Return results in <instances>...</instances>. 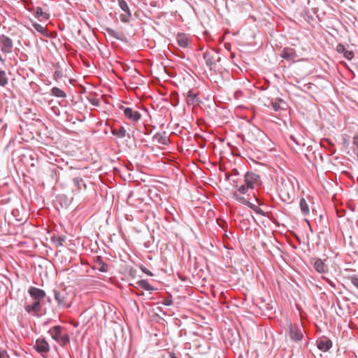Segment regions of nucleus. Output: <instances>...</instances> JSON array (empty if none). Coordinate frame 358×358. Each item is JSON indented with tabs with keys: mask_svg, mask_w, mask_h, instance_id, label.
I'll return each instance as SVG.
<instances>
[{
	"mask_svg": "<svg viewBox=\"0 0 358 358\" xmlns=\"http://www.w3.org/2000/svg\"><path fill=\"white\" fill-rule=\"evenodd\" d=\"M322 279L324 280L331 287L335 288L336 287V284L335 282H334L333 281H331L330 279H329L328 278H326L324 276H322Z\"/></svg>",
	"mask_w": 358,
	"mask_h": 358,
	"instance_id": "nucleus-44",
	"label": "nucleus"
},
{
	"mask_svg": "<svg viewBox=\"0 0 358 358\" xmlns=\"http://www.w3.org/2000/svg\"><path fill=\"white\" fill-rule=\"evenodd\" d=\"M247 206H248L250 208H251L252 210H255V209L257 207L256 205L252 203L251 202L248 201L247 202L246 205Z\"/></svg>",
	"mask_w": 358,
	"mask_h": 358,
	"instance_id": "nucleus-50",
	"label": "nucleus"
},
{
	"mask_svg": "<svg viewBox=\"0 0 358 358\" xmlns=\"http://www.w3.org/2000/svg\"><path fill=\"white\" fill-rule=\"evenodd\" d=\"M345 58L348 60H351L354 57L355 54L352 50H346L343 54Z\"/></svg>",
	"mask_w": 358,
	"mask_h": 358,
	"instance_id": "nucleus-38",
	"label": "nucleus"
},
{
	"mask_svg": "<svg viewBox=\"0 0 358 358\" xmlns=\"http://www.w3.org/2000/svg\"><path fill=\"white\" fill-rule=\"evenodd\" d=\"M12 159H13V161H17V164H15V166H17V164L19 166H21V162L22 161V156L20 155V152L18 150H15L12 153Z\"/></svg>",
	"mask_w": 358,
	"mask_h": 358,
	"instance_id": "nucleus-28",
	"label": "nucleus"
},
{
	"mask_svg": "<svg viewBox=\"0 0 358 358\" xmlns=\"http://www.w3.org/2000/svg\"><path fill=\"white\" fill-rule=\"evenodd\" d=\"M178 44L181 48H187L189 43V40L185 33H178L176 36Z\"/></svg>",
	"mask_w": 358,
	"mask_h": 358,
	"instance_id": "nucleus-18",
	"label": "nucleus"
},
{
	"mask_svg": "<svg viewBox=\"0 0 358 358\" xmlns=\"http://www.w3.org/2000/svg\"><path fill=\"white\" fill-rule=\"evenodd\" d=\"M27 56L25 55H24V59H23V61L24 62L27 59H25Z\"/></svg>",
	"mask_w": 358,
	"mask_h": 358,
	"instance_id": "nucleus-58",
	"label": "nucleus"
},
{
	"mask_svg": "<svg viewBox=\"0 0 358 358\" xmlns=\"http://www.w3.org/2000/svg\"><path fill=\"white\" fill-rule=\"evenodd\" d=\"M289 336L294 341H299L303 338V334L300 327L296 325H290Z\"/></svg>",
	"mask_w": 358,
	"mask_h": 358,
	"instance_id": "nucleus-9",
	"label": "nucleus"
},
{
	"mask_svg": "<svg viewBox=\"0 0 358 358\" xmlns=\"http://www.w3.org/2000/svg\"><path fill=\"white\" fill-rule=\"evenodd\" d=\"M36 350L39 353H48L50 351V345L44 338H39L36 341L34 345Z\"/></svg>",
	"mask_w": 358,
	"mask_h": 358,
	"instance_id": "nucleus-8",
	"label": "nucleus"
},
{
	"mask_svg": "<svg viewBox=\"0 0 358 358\" xmlns=\"http://www.w3.org/2000/svg\"><path fill=\"white\" fill-rule=\"evenodd\" d=\"M283 102L282 99L278 98L275 101L272 102V108L275 111H278L281 109V106H280V103Z\"/></svg>",
	"mask_w": 358,
	"mask_h": 358,
	"instance_id": "nucleus-33",
	"label": "nucleus"
},
{
	"mask_svg": "<svg viewBox=\"0 0 358 358\" xmlns=\"http://www.w3.org/2000/svg\"><path fill=\"white\" fill-rule=\"evenodd\" d=\"M24 309L34 316L38 315L41 314L42 303L38 301H26Z\"/></svg>",
	"mask_w": 358,
	"mask_h": 358,
	"instance_id": "nucleus-5",
	"label": "nucleus"
},
{
	"mask_svg": "<svg viewBox=\"0 0 358 358\" xmlns=\"http://www.w3.org/2000/svg\"><path fill=\"white\" fill-rule=\"evenodd\" d=\"M162 303L164 306H169L172 305L173 301L171 298L167 297V298H165L163 299Z\"/></svg>",
	"mask_w": 358,
	"mask_h": 358,
	"instance_id": "nucleus-40",
	"label": "nucleus"
},
{
	"mask_svg": "<svg viewBox=\"0 0 358 358\" xmlns=\"http://www.w3.org/2000/svg\"><path fill=\"white\" fill-rule=\"evenodd\" d=\"M120 108L123 110L125 117L131 121L138 122L141 118V114L131 108L121 106Z\"/></svg>",
	"mask_w": 358,
	"mask_h": 358,
	"instance_id": "nucleus-6",
	"label": "nucleus"
},
{
	"mask_svg": "<svg viewBox=\"0 0 358 358\" xmlns=\"http://www.w3.org/2000/svg\"><path fill=\"white\" fill-rule=\"evenodd\" d=\"M343 144L345 145L346 146H348L349 145V141L348 140L344 139Z\"/></svg>",
	"mask_w": 358,
	"mask_h": 358,
	"instance_id": "nucleus-53",
	"label": "nucleus"
},
{
	"mask_svg": "<svg viewBox=\"0 0 358 358\" xmlns=\"http://www.w3.org/2000/svg\"><path fill=\"white\" fill-rule=\"evenodd\" d=\"M203 57L206 66L210 71L215 69L217 62H220L221 60V57L219 55L218 52H215L214 50L206 51L203 54Z\"/></svg>",
	"mask_w": 358,
	"mask_h": 358,
	"instance_id": "nucleus-1",
	"label": "nucleus"
},
{
	"mask_svg": "<svg viewBox=\"0 0 358 358\" xmlns=\"http://www.w3.org/2000/svg\"><path fill=\"white\" fill-rule=\"evenodd\" d=\"M178 93L176 92H174L172 93V96H176V99H174L175 103H172L173 106H177L178 104Z\"/></svg>",
	"mask_w": 358,
	"mask_h": 358,
	"instance_id": "nucleus-48",
	"label": "nucleus"
},
{
	"mask_svg": "<svg viewBox=\"0 0 358 358\" xmlns=\"http://www.w3.org/2000/svg\"><path fill=\"white\" fill-rule=\"evenodd\" d=\"M234 187H238V185L237 184L234 185Z\"/></svg>",
	"mask_w": 358,
	"mask_h": 358,
	"instance_id": "nucleus-62",
	"label": "nucleus"
},
{
	"mask_svg": "<svg viewBox=\"0 0 358 358\" xmlns=\"http://www.w3.org/2000/svg\"><path fill=\"white\" fill-rule=\"evenodd\" d=\"M232 2H237L238 0H231Z\"/></svg>",
	"mask_w": 358,
	"mask_h": 358,
	"instance_id": "nucleus-60",
	"label": "nucleus"
},
{
	"mask_svg": "<svg viewBox=\"0 0 358 358\" xmlns=\"http://www.w3.org/2000/svg\"><path fill=\"white\" fill-rule=\"evenodd\" d=\"M90 103L94 106H99L100 101L98 99L94 98L90 100Z\"/></svg>",
	"mask_w": 358,
	"mask_h": 358,
	"instance_id": "nucleus-45",
	"label": "nucleus"
},
{
	"mask_svg": "<svg viewBox=\"0 0 358 358\" xmlns=\"http://www.w3.org/2000/svg\"><path fill=\"white\" fill-rule=\"evenodd\" d=\"M313 267L315 271L320 273H324L328 271V266L324 262L320 259L317 258L315 259Z\"/></svg>",
	"mask_w": 358,
	"mask_h": 358,
	"instance_id": "nucleus-15",
	"label": "nucleus"
},
{
	"mask_svg": "<svg viewBox=\"0 0 358 358\" xmlns=\"http://www.w3.org/2000/svg\"><path fill=\"white\" fill-rule=\"evenodd\" d=\"M24 27H27L28 29L31 30V29L29 27V26H28V25H27V24H24Z\"/></svg>",
	"mask_w": 358,
	"mask_h": 358,
	"instance_id": "nucleus-56",
	"label": "nucleus"
},
{
	"mask_svg": "<svg viewBox=\"0 0 358 358\" xmlns=\"http://www.w3.org/2000/svg\"><path fill=\"white\" fill-rule=\"evenodd\" d=\"M200 100L197 94L194 93L192 90H189L187 93V105L198 104Z\"/></svg>",
	"mask_w": 358,
	"mask_h": 358,
	"instance_id": "nucleus-17",
	"label": "nucleus"
},
{
	"mask_svg": "<svg viewBox=\"0 0 358 358\" xmlns=\"http://www.w3.org/2000/svg\"><path fill=\"white\" fill-rule=\"evenodd\" d=\"M244 181L250 189H255L261 186L260 176L255 172H247L244 176Z\"/></svg>",
	"mask_w": 358,
	"mask_h": 358,
	"instance_id": "nucleus-2",
	"label": "nucleus"
},
{
	"mask_svg": "<svg viewBox=\"0 0 358 358\" xmlns=\"http://www.w3.org/2000/svg\"><path fill=\"white\" fill-rule=\"evenodd\" d=\"M136 285L147 291L155 290V288L148 282L147 280H140L136 282Z\"/></svg>",
	"mask_w": 358,
	"mask_h": 358,
	"instance_id": "nucleus-21",
	"label": "nucleus"
},
{
	"mask_svg": "<svg viewBox=\"0 0 358 358\" xmlns=\"http://www.w3.org/2000/svg\"><path fill=\"white\" fill-rule=\"evenodd\" d=\"M94 261L96 268L99 269V271L103 272V273L108 271V265L107 263H106L103 261L102 257L101 256H96L94 258ZM93 268L95 269L96 267H93Z\"/></svg>",
	"mask_w": 358,
	"mask_h": 358,
	"instance_id": "nucleus-14",
	"label": "nucleus"
},
{
	"mask_svg": "<svg viewBox=\"0 0 358 358\" xmlns=\"http://www.w3.org/2000/svg\"><path fill=\"white\" fill-rule=\"evenodd\" d=\"M24 124H26V126H28V123L25 122V120H24Z\"/></svg>",
	"mask_w": 358,
	"mask_h": 358,
	"instance_id": "nucleus-59",
	"label": "nucleus"
},
{
	"mask_svg": "<svg viewBox=\"0 0 358 358\" xmlns=\"http://www.w3.org/2000/svg\"><path fill=\"white\" fill-rule=\"evenodd\" d=\"M346 50L345 46L343 45V44H338L337 46H336V51L338 52V53H343L344 54L345 51Z\"/></svg>",
	"mask_w": 358,
	"mask_h": 358,
	"instance_id": "nucleus-41",
	"label": "nucleus"
},
{
	"mask_svg": "<svg viewBox=\"0 0 358 358\" xmlns=\"http://www.w3.org/2000/svg\"><path fill=\"white\" fill-rule=\"evenodd\" d=\"M348 280L350 281V282L357 288L358 289V275L353 274L352 275L348 276Z\"/></svg>",
	"mask_w": 358,
	"mask_h": 358,
	"instance_id": "nucleus-34",
	"label": "nucleus"
},
{
	"mask_svg": "<svg viewBox=\"0 0 358 358\" xmlns=\"http://www.w3.org/2000/svg\"><path fill=\"white\" fill-rule=\"evenodd\" d=\"M171 358H178L174 353L170 354Z\"/></svg>",
	"mask_w": 358,
	"mask_h": 358,
	"instance_id": "nucleus-55",
	"label": "nucleus"
},
{
	"mask_svg": "<svg viewBox=\"0 0 358 358\" xmlns=\"http://www.w3.org/2000/svg\"><path fill=\"white\" fill-rule=\"evenodd\" d=\"M23 2L24 8L30 12L34 10V7L31 6V4L32 3L31 0H23Z\"/></svg>",
	"mask_w": 358,
	"mask_h": 358,
	"instance_id": "nucleus-36",
	"label": "nucleus"
},
{
	"mask_svg": "<svg viewBox=\"0 0 358 358\" xmlns=\"http://www.w3.org/2000/svg\"><path fill=\"white\" fill-rule=\"evenodd\" d=\"M111 133L113 134V135L120 138H122L127 136L126 129L122 126L120 127L118 129L112 128Z\"/></svg>",
	"mask_w": 358,
	"mask_h": 358,
	"instance_id": "nucleus-20",
	"label": "nucleus"
},
{
	"mask_svg": "<svg viewBox=\"0 0 358 358\" xmlns=\"http://www.w3.org/2000/svg\"><path fill=\"white\" fill-rule=\"evenodd\" d=\"M8 83L6 73L3 70H0V85L5 86Z\"/></svg>",
	"mask_w": 358,
	"mask_h": 358,
	"instance_id": "nucleus-32",
	"label": "nucleus"
},
{
	"mask_svg": "<svg viewBox=\"0 0 358 358\" xmlns=\"http://www.w3.org/2000/svg\"><path fill=\"white\" fill-rule=\"evenodd\" d=\"M299 204L301 213L304 215H308L309 213V207L305 199H301Z\"/></svg>",
	"mask_w": 358,
	"mask_h": 358,
	"instance_id": "nucleus-27",
	"label": "nucleus"
},
{
	"mask_svg": "<svg viewBox=\"0 0 358 358\" xmlns=\"http://www.w3.org/2000/svg\"><path fill=\"white\" fill-rule=\"evenodd\" d=\"M150 5L152 7H159V6L158 5V2L157 1H152L150 3Z\"/></svg>",
	"mask_w": 358,
	"mask_h": 358,
	"instance_id": "nucleus-51",
	"label": "nucleus"
},
{
	"mask_svg": "<svg viewBox=\"0 0 358 358\" xmlns=\"http://www.w3.org/2000/svg\"><path fill=\"white\" fill-rule=\"evenodd\" d=\"M28 293L31 299L44 300L46 295L44 290L34 287H30Z\"/></svg>",
	"mask_w": 358,
	"mask_h": 358,
	"instance_id": "nucleus-11",
	"label": "nucleus"
},
{
	"mask_svg": "<svg viewBox=\"0 0 358 358\" xmlns=\"http://www.w3.org/2000/svg\"><path fill=\"white\" fill-rule=\"evenodd\" d=\"M0 46L2 52L5 53L10 52L13 48V42L8 36L1 35L0 36Z\"/></svg>",
	"mask_w": 358,
	"mask_h": 358,
	"instance_id": "nucleus-10",
	"label": "nucleus"
},
{
	"mask_svg": "<svg viewBox=\"0 0 358 358\" xmlns=\"http://www.w3.org/2000/svg\"><path fill=\"white\" fill-rule=\"evenodd\" d=\"M38 159L36 158V155L31 151L24 153V166H26L28 172H34L36 169L38 164Z\"/></svg>",
	"mask_w": 358,
	"mask_h": 358,
	"instance_id": "nucleus-3",
	"label": "nucleus"
},
{
	"mask_svg": "<svg viewBox=\"0 0 358 358\" xmlns=\"http://www.w3.org/2000/svg\"><path fill=\"white\" fill-rule=\"evenodd\" d=\"M247 206H248L250 208H251L252 210H255V209L257 207L256 205L252 203L251 202L248 201L247 202L246 205Z\"/></svg>",
	"mask_w": 358,
	"mask_h": 358,
	"instance_id": "nucleus-49",
	"label": "nucleus"
},
{
	"mask_svg": "<svg viewBox=\"0 0 358 358\" xmlns=\"http://www.w3.org/2000/svg\"><path fill=\"white\" fill-rule=\"evenodd\" d=\"M73 182L74 185L77 187L76 191L78 192L82 189V187L84 189L87 188V185L84 182L83 179L79 177L74 178L73 179Z\"/></svg>",
	"mask_w": 358,
	"mask_h": 358,
	"instance_id": "nucleus-22",
	"label": "nucleus"
},
{
	"mask_svg": "<svg viewBox=\"0 0 358 358\" xmlns=\"http://www.w3.org/2000/svg\"><path fill=\"white\" fill-rule=\"evenodd\" d=\"M280 56L287 61L294 60L297 57L295 50L289 47L282 49Z\"/></svg>",
	"mask_w": 358,
	"mask_h": 358,
	"instance_id": "nucleus-13",
	"label": "nucleus"
},
{
	"mask_svg": "<svg viewBox=\"0 0 358 358\" xmlns=\"http://www.w3.org/2000/svg\"><path fill=\"white\" fill-rule=\"evenodd\" d=\"M48 333L51 336L52 339L57 342L63 334L62 327L61 326H55L50 329Z\"/></svg>",
	"mask_w": 358,
	"mask_h": 358,
	"instance_id": "nucleus-16",
	"label": "nucleus"
},
{
	"mask_svg": "<svg viewBox=\"0 0 358 358\" xmlns=\"http://www.w3.org/2000/svg\"><path fill=\"white\" fill-rule=\"evenodd\" d=\"M352 143L358 149V134H355L353 136Z\"/></svg>",
	"mask_w": 358,
	"mask_h": 358,
	"instance_id": "nucleus-46",
	"label": "nucleus"
},
{
	"mask_svg": "<svg viewBox=\"0 0 358 358\" xmlns=\"http://www.w3.org/2000/svg\"><path fill=\"white\" fill-rule=\"evenodd\" d=\"M106 31L109 36L113 37L114 38L123 41L124 34L122 33H118L111 28H107Z\"/></svg>",
	"mask_w": 358,
	"mask_h": 358,
	"instance_id": "nucleus-24",
	"label": "nucleus"
},
{
	"mask_svg": "<svg viewBox=\"0 0 358 358\" xmlns=\"http://www.w3.org/2000/svg\"><path fill=\"white\" fill-rule=\"evenodd\" d=\"M143 291H141V292L139 294H138V295H143Z\"/></svg>",
	"mask_w": 358,
	"mask_h": 358,
	"instance_id": "nucleus-57",
	"label": "nucleus"
},
{
	"mask_svg": "<svg viewBox=\"0 0 358 358\" xmlns=\"http://www.w3.org/2000/svg\"><path fill=\"white\" fill-rule=\"evenodd\" d=\"M51 95L58 98H65L66 96V93L61 89L54 87L51 89Z\"/></svg>",
	"mask_w": 358,
	"mask_h": 358,
	"instance_id": "nucleus-25",
	"label": "nucleus"
},
{
	"mask_svg": "<svg viewBox=\"0 0 358 358\" xmlns=\"http://www.w3.org/2000/svg\"><path fill=\"white\" fill-rule=\"evenodd\" d=\"M154 138L157 139L158 143H162L163 145H167V143L169 141V139L167 138V137L162 135L159 133H157L155 135Z\"/></svg>",
	"mask_w": 358,
	"mask_h": 358,
	"instance_id": "nucleus-29",
	"label": "nucleus"
},
{
	"mask_svg": "<svg viewBox=\"0 0 358 358\" xmlns=\"http://www.w3.org/2000/svg\"><path fill=\"white\" fill-rule=\"evenodd\" d=\"M55 299L57 301V304L60 306H66L67 293L62 290V292L54 289Z\"/></svg>",
	"mask_w": 358,
	"mask_h": 358,
	"instance_id": "nucleus-12",
	"label": "nucleus"
},
{
	"mask_svg": "<svg viewBox=\"0 0 358 358\" xmlns=\"http://www.w3.org/2000/svg\"><path fill=\"white\" fill-rule=\"evenodd\" d=\"M0 358H9L6 350L0 348Z\"/></svg>",
	"mask_w": 358,
	"mask_h": 358,
	"instance_id": "nucleus-43",
	"label": "nucleus"
},
{
	"mask_svg": "<svg viewBox=\"0 0 358 358\" xmlns=\"http://www.w3.org/2000/svg\"><path fill=\"white\" fill-rule=\"evenodd\" d=\"M51 241L55 243L57 247H61L63 246L64 242L66 241V236L54 235L51 237Z\"/></svg>",
	"mask_w": 358,
	"mask_h": 358,
	"instance_id": "nucleus-23",
	"label": "nucleus"
},
{
	"mask_svg": "<svg viewBox=\"0 0 358 358\" xmlns=\"http://www.w3.org/2000/svg\"><path fill=\"white\" fill-rule=\"evenodd\" d=\"M290 139L298 145H300L301 144V141L302 138L301 136H299V138H296V136L291 135Z\"/></svg>",
	"mask_w": 358,
	"mask_h": 358,
	"instance_id": "nucleus-39",
	"label": "nucleus"
},
{
	"mask_svg": "<svg viewBox=\"0 0 358 358\" xmlns=\"http://www.w3.org/2000/svg\"><path fill=\"white\" fill-rule=\"evenodd\" d=\"M29 20L31 22L32 26L34 27V29L38 33H40L41 34H42L43 36H45V37L50 36V31L46 27H44L42 25H41L36 22H33L31 20Z\"/></svg>",
	"mask_w": 358,
	"mask_h": 358,
	"instance_id": "nucleus-19",
	"label": "nucleus"
},
{
	"mask_svg": "<svg viewBox=\"0 0 358 358\" xmlns=\"http://www.w3.org/2000/svg\"><path fill=\"white\" fill-rule=\"evenodd\" d=\"M257 214H259V215H263V216H265L266 215V213L264 210H262L260 208H259L258 206L254 210Z\"/></svg>",
	"mask_w": 358,
	"mask_h": 358,
	"instance_id": "nucleus-47",
	"label": "nucleus"
},
{
	"mask_svg": "<svg viewBox=\"0 0 358 358\" xmlns=\"http://www.w3.org/2000/svg\"><path fill=\"white\" fill-rule=\"evenodd\" d=\"M57 200L59 202H64L65 204V206H68V198L64 194H60L57 196Z\"/></svg>",
	"mask_w": 358,
	"mask_h": 358,
	"instance_id": "nucleus-37",
	"label": "nucleus"
},
{
	"mask_svg": "<svg viewBox=\"0 0 358 358\" xmlns=\"http://www.w3.org/2000/svg\"><path fill=\"white\" fill-rule=\"evenodd\" d=\"M31 301H38V302H41V303L43 301V300H38V299H31Z\"/></svg>",
	"mask_w": 358,
	"mask_h": 358,
	"instance_id": "nucleus-54",
	"label": "nucleus"
},
{
	"mask_svg": "<svg viewBox=\"0 0 358 358\" xmlns=\"http://www.w3.org/2000/svg\"><path fill=\"white\" fill-rule=\"evenodd\" d=\"M357 157H358V153H357Z\"/></svg>",
	"mask_w": 358,
	"mask_h": 358,
	"instance_id": "nucleus-63",
	"label": "nucleus"
},
{
	"mask_svg": "<svg viewBox=\"0 0 358 358\" xmlns=\"http://www.w3.org/2000/svg\"><path fill=\"white\" fill-rule=\"evenodd\" d=\"M249 189H250V187H249L246 184L241 185L239 187H238V191L240 194H247Z\"/></svg>",
	"mask_w": 358,
	"mask_h": 358,
	"instance_id": "nucleus-35",
	"label": "nucleus"
},
{
	"mask_svg": "<svg viewBox=\"0 0 358 358\" xmlns=\"http://www.w3.org/2000/svg\"><path fill=\"white\" fill-rule=\"evenodd\" d=\"M317 348L322 352H327L332 348V341L326 336H322L316 341Z\"/></svg>",
	"mask_w": 358,
	"mask_h": 358,
	"instance_id": "nucleus-7",
	"label": "nucleus"
},
{
	"mask_svg": "<svg viewBox=\"0 0 358 358\" xmlns=\"http://www.w3.org/2000/svg\"><path fill=\"white\" fill-rule=\"evenodd\" d=\"M62 77V72L59 70H57L55 71L53 74V78L55 80H58Z\"/></svg>",
	"mask_w": 358,
	"mask_h": 358,
	"instance_id": "nucleus-42",
	"label": "nucleus"
},
{
	"mask_svg": "<svg viewBox=\"0 0 358 358\" xmlns=\"http://www.w3.org/2000/svg\"><path fill=\"white\" fill-rule=\"evenodd\" d=\"M57 343L61 345H65L68 343H69V336L67 334H62V336L57 341Z\"/></svg>",
	"mask_w": 358,
	"mask_h": 358,
	"instance_id": "nucleus-30",
	"label": "nucleus"
},
{
	"mask_svg": "<svg viewBox=\"0 0 358 358\" xmlns=\"http://www.w3.org/2000/svg\"><path fill=\"white\" fill-rule=\"evenodd\" d=\"M144 273H147L149 275H152V273L148 269H143V270Z\"/></svg>",
	"mask_w": 358,
	"mask_h": 358,
	"instance_id": "nucleus-52",
	"label": "nucleus"
},
{
	"mask_svg": "<svg viewBox=\"0 0 358 358\" xmlns=\"http://www.w3.org/2000/svg\"><path fill=\"white\" fill-rule=\"evenodd\" d=\"M118 6L125 14L120 15V20L124 23H129L132 17L131 12L125 0H117Z\"/></svg>",
	"mask_w": 358,
	"mask_h": 358,
	"instance_id": "nucleus-4",
	"label": "nucleus"
},
{
	"mask_svg": "<svg viewBox=\"0 0 358 358\" xmlns=\"http://www.w3.org/2000/svg\"><path fill=\"white\" fill-rule=\"evenodd\" d=\"M233 197L237 201H238L239 203L243 204V205H246L247 202H248V200L245 199V197L241 196L239 194H238L237 192H234V195H233Z\"/></svg>",
	"mask_w": 358,
	"mask_h": 358,
	"instance_id": "nucleus-31",
	"label": "nucleus"
},
{
	"mask_svg": "<svg viewBox=\"0 0 358 358\" xmlns=\"http://www.w3.org/2000/svg\"><path fill=\"white\" fill-rule=\"evenodd\" d=\"M34 16L36 18H43L45 20H48L50 17V15L43 12L41 7H37L36 10L34 13Z\"/></svg>",
	"mask_w": 358,
	"mask_h": 358,
	"instance_id": "nucleus-26",
	"label": "nucleus"
},
{
	"mask_svg": "<svg viewBox=\"0 0 358 358\" xmlns=\"http://www.w3.org/2000/svg\"><path fill=\"white\" fill-rule=\"evenodd\" d=\"M27 223V221H24V224H26Z\"/></svg>",
	"mask_w": 358,
	"mask_h": 358,
	"instance_id": "nucleus-61",
	"label": "nucleus"
}]
</instances>
